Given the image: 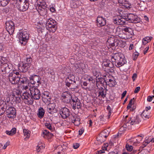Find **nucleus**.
<instances>
[{"instance_id":"1","label":"nucleus","mask_w":154,"mask_h":154,"mask_svg":"<svg viewBox=\"0 0 154 154\" xmlns=\"http://www.w3.org/2000/svg\"><path fill=\"white\" fill-rule=\"evenodd\" d=\"M111 59L113 65L118 68L123 66L127 62L124 56L120 52L112 54L111 56Z\"/></svg>"},{"instance_id":"2","label":"nucleus","mask_w":154,"mask_h":154,"mask_svg":"<svg viewBox=\"0 0 154 154\" xmlns=\"http://www.w3.org/2000/svg\"><path fill=\"white\" fill-rule=\"evenodd\" d=\"M116 33L119 37L125 40L132 38L134 34L133 30L131 28L127 27L121 29L117 27Z\"/></svg>"},{"instance_id":"3","label":"nucleus","mask_w":154,"mask_h":154,"mask_svg":"<svg viewBox=\"0 0 154 154\" xmlns=\"http://www.w3.org/2000/svg\"><path fill=\"white\" fill-rule=\"evenodd\" d=\"M23 100L24 103L27 105H31L33 103V100L31 97V94L28 92H25L23 94L22 96H20L19 97H17V100L18 102L20 101V98Z\"/></svg>"},{"instance_id":"4","label":"nucleus","mask_w":154,"mask_h":154,"mask_svg":"<svg viewBox=\"0 0 154 154\" xmlns=\"http://www.w3.org/2000/svg\"><path fill=\"white\" fill-rule=\"evenodd\" d=\"M18 35L20 43L23 45H25L29 39V32L26 31H22L19 33Z\"/></svg>"},{"instance_id":"5","label":"nucleus","mask_w":154,"mask_h":154,"mask_svg":"<svg viewBox=\"0 0 154 154\" xmlns=\"http://www.w3.org/2000/svg\"><path fill=\"white\" fill-rule=\"evenodd\" d=\"M57 23L54 20L50 18L47 20L46 27L47 29L50 32H54L56 30Z\"/></svg>"},{"instance_id":"6","label":"nucleus","mask_w":154,"mask_h":154,"mask_svg":"<svg viewBox=\"0 0 154 154\" xmlns=\"http://www.w3.org/2000/svg\"><path fill=\"white\" fill-rule=\"evenodd\" d=\"M16 4L17 6L20 11H24L28 9L29 3L28 0H20Z\"/></svg>"},{"instance_id":"7","label":"nucleus","mask_w":154,"mask_h":154,"mask_svg":"<svg viewBox=\"0 0 154 154\" xmlns=\"http://www.w3.org/2000/svg\"><path fill=\"white\" fill-rule=\"evenodd\" d=\"M29 90L33 100H38L40 98L41 93L38 88L35 87H32L30 88Z\"/></svg>"},{"instance_id":"8","label":"nucleus","mask_w":154,"mask_h":154,"mask_svg":"<svg viewBox=\"0 0 154 154\" xmlns=\"http://www.w3.org/2000/svg\"><path fill=\"white\" fill-rule=\"evenodd\" d=\"M69 103L71 104L72 106V108L74 110L76 108L78 109L81 108V103L80 100L76 97L72 96L71 102Z\"/></svg>"},{"instance_id":"9","label":"nucleus","mask_w":154,"mask_h":154,"mask_svg":"<svg viewBox=\"0 0 154 154\" xmlns=\"http://www.w3.org/2000/svg\"><path fill=\"white\" fill-rule=\"evenodd\" d=\"M72 96V94L70 92L66 91L62 94L61 99L63 102L68 103L71 102Z\"/></svg>"},{"instance_id":"10","label":"nucleus","mask_w":154,"mask_h":154,"mask_svg":"<svg viewBox=\"0 0 154 154\" xmlns=\"http://www.w3.org/2000/svg\"><path fill=\"white\" fill-rule=\"evenodd\" d=\"M8 77L9 81L13 84H17L20 79V78L14 73H10Z\"/></svg>"},{"instance_id":"11","label":"nucleus","mask_w":154,"mask_h":154,"mask_svg":"<svg viewBox=\"0 0 154 154\" xmlns=\"http://www.w3.org/2000/svg\"><path fill=\"white\" fill-rule=\"evenodd\" d=\"M6 28L10 34H12L14 31L15 26L14 23L11 20L7 21L5 23Z\"/></svg>"},{"instance_id":"12","label":"nucleus","mask_w":154,"mask_h":154,"mask_svg":"<svg viewBox=\"0 0 154 154\" xmlns=\"http://www.w3.org/2000/svg\"><path fill=\"white\" fill-rule=\"evenodd\" d=\"M109 133V132L106 129L104 130L97 137V140L101 143L104 142L106 140V138L108 136Z\"/></svg>"},{"instance_id":"13","label":"nucleus","mask_w":154,"mask_h":154,"mask_svg":"<svg viewBox=\"0 0 154 154\" xmlns=\"http://www.w3.org/2000/svg\"><path fill=\"white\" fill-rule=\"evenodd\" d=\"M8 118L14 119L16 116V111L15 109L13 107H9L6 111Z\"/></svg>"},{"instance_id":"14","label":"nucleus","mask_w":154,"mask_h":154,"mask_svg":"<svg viewBox=\"0 0 154 154\" xmlns=\"http://www.w3.org/2000/svg\"><path fill=\"white\" fill-rule=\"evenodd\" d=\"M118 41L114 36L109 38L106 42V44L108 46V48L114 47L118 45Z\"/></svg>"},{"instance_id":"15","label":"nucleus","mask_w":154,"mask_h":154,"mask_svg":"<svg viewBox=\"0 0 154 154\" xmlns=\"http://www.w3.org/2000/svg\"><path fill=\"white\" fill-rule=\"evenodd\" d=\"M126 18L127 21H128L129 22L135 23H139L140 21V19L137 15L133 14H129L126 17Z\"/></svg>"},{"instance_id":"16","label":"nucleus","mask_w":154,"mask_h":154,"mask_svg":"<svg viewBox=\"0 0 154 154\" xmlns=\"http://www.w3.org/2000/svg\"><path fill=\"white\" fill-rule=\"evenodd\" d=\"M30 82L32 84H35L38 86L41 84L40 77L38 75H34L29 77Z\"/></svg>"},{"instance_id":"17","label":"nucleus","mask_w":154,"mask_h":154,"mask_svg":"<svg viewBox=\"0 0 154 154\" xmlns=\"http://www.w3.org/2000/svg\"><path fill=\"white\" fill-rule=\"evenodd\" d=\"M60 114L62 118L66 119L70 116V112L69 110L65 107L62 108L60 110Z\"/></svg>"},{"instance_id":"18","label":"nucleus","mask_w":154,"mask_h":154,"mask_svg":"<svg viewBox=\"0 0 154 154\" xmlns=\"http://www.w3.org/2000/svg\"><path fill=\"white\" fill-rule=\"evenodd\" d=\"M12 66L11 64L7 63H4L1 67V73L2 74H5L9 73L11 70Z\"/></svg>"},{"instance_id":"19","label":"nucleus","mask_w":154,"mask_h":154,"mask_svg":"<svg viewBox=\"0 0 154 154\" xmlns=\"http://www.w3.org/2000/svg\"><path fill=\"white\" fill-rule=\"evenodd\" d=\"M126 21V17L124 18L120 16L116 17L113 19L114 23L117 25H123L125 23Z\"/></svg>"},{"instance_id":"20","label":"nucleus","mask_w":154,"mask_h":154,"mask_svg":"<svg viewBox=\"0 0 154 154\" xmlns=\"http://www.w3.org/2000/svg\"><path fill=\"white\" fill-rule=\"evenodd\" d=\"M69 119L75 125H78L80 124V119L79 117L75 114L70 115Z\"/></svg>"},{"instance_id":"21","label":"nucleus","mask_w":154,"mask_h":154,"mask_svg":"<svg viewBox=\"0 0 154 154\" xmlns=\"http://www.w3.org/2000/svg\"><path fill=\"white\" fill-rule=\"evenodd\" d=\"M96 23L99 27L105 26L106 24V20L105 18L102 16H98L97 18Z\"/></svg>"},{"instance_id":"22","label":"nucleus","mask_w":154,"mask_h":154,"mask_svg":"<svg viewBox=\"0 0 154 154\" xmlns=\"http://www.w3.org/2000/svg\"><path fill=\"white\" fill-rule=\"evenodd\" d=\"M55 103H50L47 106V110L48 112L53 114L57 112V109L55 108Z\"/></svg>"},{"instance_id":"23","label":"nucleus","mask_w":154,"mask_h":154,"mask_svg":"<svg viewBox=\"0 0 154 154\" xmlns=\"http://www.w3.org/2000/svg\"><path fill=\"white\" fill-rule=\"evenodd\" d=\"M97 86L99 89L98 91V97H101V98H104L106 96L107 90L104 87V88L102 87L99 88L97 85ZM102 99H101V100Z\"/></svg>"},{"instance_id":"24","label":"nucleus","mask_w":154,"mask_h":154,"mask_svg":"<svg viewBox=\"0 0 154 154\" xmlns=\"http://www.w3.org/2000/svg\"><path fill=\"white\" fill-rule=\"evenodd\" d=\"M49 92L47 91H45L42 93V97L43 102H46L47 101H49L51 100V97L49 96Z\"/></svg>"},{"instance_id":"25","label":"nucleus","mask_w":154,"mask_h":154,"mask_svg":"<svg viewBox=\"0 0 154 154\" xmlns=\"http://www.w3.org/2000/svg\"><path fill=\"white\" fill-rule=\"evenodd\" d=\"M46 5L45 2H43L42 4H39V5H38L39 8L40 10V11H39L38 12L41 15H44V14H42L43 11L45 12V14L46 13L45 9L46 8Z\"/></svg>"},{"instance_id":"26","label":"nucleus","mask_w":154,"mask_h":154,"mask_svg":"<svg viewBox=\"0 0 154 154\" xmlns=\"http://www.w3.org/2000/svg\"><path fill=\"white\" fill-rule=\"evenodd\" d=\"M32 61V58L29 55H26L24 57V63L27 64L29 66H30Z\"/></svg>"},{"instance_id":"27","label":"nucleus","mask_w":154,"mask_h":154,"mask_svg":"<svg viewBox=\"0 0 154 154\" xmlns=\"http://www.w3.org/2000/svg\"><path fill=\"white\" fill-rule=\"evenodd\" d=\"M129 121L130 125H132L139 123L140 121L139 119L137 118H134V119H131V118H128Z\"/></svg>"},{"instance_id":"28","label":"nucleus","mask_w":154,"mask_h":154,"mask_svg":"<svg viewBox=\"0 0 154 154\" xmlns=\"http://www.w3.org/2000/svg\"><path fill=\"white\" fill-rule=\"evenodd\" d=\"M45 111L42 107H40L38 109L37 115L38 117L41 119L42 118L44 115Z\"/></svg>"},{"instance_id":"29","label":"nucleus","mask_w":154,"mask_h":154,"mask_svg":"<svg viewBox=\"0 0 154 154\" xmlns=\"http://www.w3.org/2000/svg\"><path fill=\"white\" fill-rule=\"evenodd\" d=\"M30 66L27 65V64L24 63L21 66L19 67V69L20 71L22 72H26L30 67Z\"/></svg>"},{"instance_id":"30","label":"nucleus","mask_w":154,"mask_h":154,"mask_svg":"<svg viewBox=\"0 0 154 154\" xmlns=\"http://www.w3.org/2000/svg\"><path fill=\"white\" fill-rule=\"evenodd\" d=\"M113 79V76L109 74H106L104 76V82H105L106 85L108 84V82L110 81L111 79Z\"/></svg>"},{"instance_id":"31","label":"nucleus","mask_w":154,"mask_h":154,"mask_svg":"<svg viewBox=\"0 0 154 154\" xmlns=\"http://www.w3.org/2000/svg\"><path fill=\"white\" fill-rule=\"evenodd\" d=\"M42 133L43 135V137L45 138H46V137H48L49 138H50L53 136V134L49 132L46 130H44L42 132Z\"/></svg>"},{"instance_id":"32","label":"nucleus","mask_w":154,"mask_h":154,"mask_svg":"<svg viewBox=\"0 0 154 154\" xmlns=\"http://www.w3.org/2000/svg\"><path fill=\"white\" fill-rule=\"evenodd\" d=\"M16 129L15 128H12L11 130L10 131H6L5 132L6 133L10 136H12L16 134Z\"/></svg>"},{"instance_id":"33","label":"nucleus","mask_w":154,"mask_h":154,"mask_svg":"<svg viewBox=\"0 0 154 154\" xmlns=\"http://www.w3.org/2000/svg\"><path fill=\"white\" fill-rule=\"evenodd\" d=\"M75 76L73 75H70L66 79V81H69L72 83H75L76 82L75 79Z\"/></svg>"},{"instance_id":"34","label":"nucleus","mask_w":154,"mask_h":154,"mask_svg":"<svg viewBox=\"0 0 154 154\" xmlns=\"http://www.w3.org/2000/svg\"><path fill=\"white\" fill-rule=\"evenodd\" d=\"M116 84V82L113 77V79H112L109 81L106 85H108L110 87H113Z\"/></svg>"},{"instance_id":"35","label":"nucleus","mask_w":154,"mask_h":154,"mask_svg":"<svg viewBox=\"0 0 154 154\" xmlns=\"http://www.w3.org/2000/svg\"><path fill=\"white\" fill-rule=\"evenodd\" d=\"M128 117V116H126L125 118L124 119V121L125 122V124L123 125L124 128H127L128 126H129L130 125L128 119H127Z\"/></svg>"},{"instance_id":"36","label":"nucleus","mask_w":154,"mask_h":154,"mask_svg":"<svg viewBox=\"0 0 154 154\" xmlns=\"http://www.w3.org/2000/svg\"><path fill=\"white\" fill-rule=\"evenodd\" d=\"M10 0H0V5L3 7L6 6L9 2Z\"/></svg>"},{"instance_id":"37","label":"nucleus","mask_w":154,"mask_h":154,"mask_svg":"<svg viewBox=\"0 0 154 154\" xmlns=\"http://www.w3.org/2000/svg\"><path fill=\"white\" fill-rule=\"evenodd\" d=\"M112 63L109 60L107 61L106 62H104L102 64V66L103 67L104 66L111 68L112 66V65H111Z\"/></svg>"},{"instance_id":"38","label":"nucleus","mask_w":154,"mask_h":154,"mask_svg":"<svg viewBox=\"0 0 154 154\" xmlns=\"http://www.w3.org/2000/svg\"><path fill=\"white\" fill-rule=\"evenodd\" d=\"M23 133L25 136L27 138H29L30 135V131L26 129H23Z\"/></svg>"},{"instance_id":"39","label":"nucleus","mask_w":154,"mask_h":154,"mask_svg":"<svg viewBox=\"0 0 154 154\" xmlns=\"http://www.w3.org/2000/svg\"><path fill=\"white\" fill-rule=\"evenodd\" d=\"M149 143V142H148L147 141L144 142L142 145L140 147L139 150H142L144 147L146 146Z\"/></svg>"},{"instance_id":"40","label":"nucleus","mask_w":154,"mask_h":154,"mask_svg":"<svg viewBox=\"0 0 154 154\" xmlns=\"http://www.w3.org/2000/svg\"><path fill=\"white\" fill-rule=\"evenodd\" d=\"M45 126L48 128L51 131H53V128H52L51 127V125L48 122L46 123L45 124Z\"/></svg>"},{"instance_id":"41","label":"nucleus","mask_w":154,"mask_h":154,"mask_svg":"<svg viewBox=\"0 0 154 154\" xmlns=\"http://www.w3.org/2000/svg\"><path fill=\"white\" fill-rule=\"evenodd\" d=\"M44 148V146H43L39 145L37 146L36 148V151L37 152H41L42 149Z\"/></svg>"},{"instance_id":"42","label":"nucleus","mask_w":154,"mask_h":154,"mask_svg":"<svg viewBox=\"0 0 154 154\" xmlns=\"http://www.w3.org/2000/svg\"><path fill=\"white\" fill-rule=\"evenodd\" d=\"M133 147L132 146L130 145L127 144L126 145V148L128 151H131L133 149Z\"/></svg>"},{"instance_id":"43","label":"nucleus","mask_w":154,"mask_h":154,"mask_svg":"<svg viewBox=\"0 0 154 154\" xmlns=\"http://www.w3.org/2000/svg\"><path fill=\"white\" fill-rule=\"evenodd\" d=\"M123 6L128 9H130L132 7L131 4L130 3H129L127 2L124 4Z\"/></svg>"},{"instance_id":"44","label":"nucleus","mask_w":154,"mask_h":154,"mask_svg":"<svg viewBox=\"0 0 154 154\" xmlns=\"http://www.w3.org/2000/svg\"><path fill=\"white\" fill-rule=\"evenodd\" d=\"M82 87L83 88L86 89L87 88V85L88 83L85 82H83L81 83Z\"/></svg>"},{"instance_id":"45","label":"nucleus","mask_w":154,"mask_h":154,"mask_svg":"<svg viewBox=\"0 0 154 154\" xmlns=\"http://www.w3.org/2000/svg\"><path fill=\"white\" fill-rule=\"evenodd\" d=\"M139 53L137 52H135L133 55V60H135L137 58L138 56L139 55Z\"/></svg>"},{"instance_id":"46","label":"nucleus","mask_w":154,"mask_h":154,"mask_svg":"<svg viewBox=\"0 0 154 154\" xmlns=\"http://www.w3.org/2000/svg\"><path fill=\"white\" fill-rule=\"evenodd\" d=\"M16 94V95H17V96H15V95H14V96H15V97L16 98V99H17V97H18V96H19V97H20V96H21V95H19V94H20V91H18L17 90H16V91H14V94Z\"/></svg>"},{"instance_id":"47","label":"nucleus","mask_w":154,"mask_h":154,"mask_svg":"<svg viewBox=\"0 0 154 154\" xmlns=\"http://www.w3.org/2000/svg\"><path fill=\"white\" fill-rule=\"evenodd\" d=\"M152 38V37L147 36L143 38V39H144V41L148 42L150 41Z\"/></svg>"},{"instance_id":"48","label":"nucleus","mask_w":154,"mask_h":154,"mask_svg":"<svg viewBox=\"0 0 154 154\" xmlns=\"http://www.w3.org/2000/svg\"><path fill=\"white\" fill-rule=\"evenodd\" d=\"M107 109L109 111L108 112V118H110V116L111 114V108L110 107V106H108L107 107Z\"/></svg>"},{"instance_id":"49","label":"nucleus","mask_w":154,"mask_h":154,"mask_svg":"<svg viewBox=\"0 0 154 154\" xmlns=\"http://www.w3.org/2000/svg\"><path fill=\"white\" fill-rule=\"evenodd\" d=\"M108 27L110 28V29L109 30V31H107L108 32H109L110 33H111L113 31V29L114 28V26L112 25H109L108 26Z\"/></svg>"},{"instance_id":"50","label":"nucleus","mask_w":154,"mask_h":154,"mask_svg":"<svg viewBox=\"0 0 154 154\" xmlns=\"http://www.w3.org/2000/svg\"><path fill=\"white\" fill-rule=\"evenodd\" d=\"M141 116L143 117H144V118H149V115H147V114H146V113L144 112V111L142 113Z\"/></svg>"},{"instance_id":"51","label":"nucleus","mask_w":154,"mask_h":154,"mask_svg":"<svg viewBox=\"0 0 154 154\" xmlns=\"http://www.w3.org/2000/svg\"><path fill=\"white\" fill-rule=\"evenodd\" d=\"M143 4H144L143 2H140V3L139 4V7H140V8L142 9V10L143 9H144L145 8V7L144 5H143Z\"/></svg>"},{"instance_id":"52","label":"nucleus","mask_w":154,"mask_h":154,"mask_svg":"<svg viewBox=\"0 0 154 154\" xmlns=\"http://www.w3.org/2000/svg\"><path fill=\"white\" fill-rule=\"evenodd\" d=\"M79 146V145L78 143H75L73 144V147L75 149H77Z\"/></svg>"},{"instance_id":"53","label":"nucleus","mask_w":154,"mask_h":154,"mask_svg":"<svg viewBox=\"0 0 154 154\" xmlns=\"http://www.w3.org/2000/svg\"><path fill=\"white\" fill-rule=\"evenodd\" d=\"M140 87H138L136 88L134 91V93H137L140 90Z\"/></svg>"},{"instance_id":"54","label":"nucleus","mask_w":154,"mask_h":154,"mask_svg":"<svg viewBox=\"0 0 154 154\" xmlns=\"http://www.w3.org/2000/svg\"><path fill=\"white\" fill-rule=\"evenodd\" d=\"M149 46H148L143 51V54H145L147 52L148 50L149 49Z\"/></svg>"},{"instance_id":"55","label":"nucleus","mask_w":154,"mask_h":154,"mask_svg":"<svg viewBox=\"0 0 154 154\" xmlns=\"http://www.w3.org/2000/svg\"><path fill=\"white\" fill-rule=\"evenodd\" d=\"M72 84H73L72 83H71V82H70L69 81H66V85L67 87H70L71 85Z\"/></svg>"},{"instance_id":"56","label":"nucleus","mask_w":154,"mask_h":154,"mask_svg":"<svg viewBox=\"0 0 154 154\" xmlns=\"http://www.w3.org/2000/svg\"><path fill=\"white\" fill-rule=\"evenodd\" d=\"M4 49L3 45L1 43H0V51H2L4 50Z\"/></svg>"},{"instance_id":"57","label":"nucleus","mask_w":154,"mask_h":154,"mask_svg":"<svg viewBox=\"0 0 154 154\" xmlns=\"http://www.w3.org/2000/svg\"><path fill=\"white\" fill-rule=\"evenodd\" d=\"M127 93V91H124L122 94L121 99H122L125 96L126 94Z\"/></svg>"},{"instance_id":"58","label":"nucleus","mask_w":154,"mask_h":154,"mask_svg":"<svg viewBox=\"0 0 154 154\" xmlns=\"http://www.w3.org/2000/svg\"><path fill=\"white\" fill-rule=\"evenodd\" d=\"M43 2H45V1L43 0H38L37 1V3L38 5H39V4H42Z\"/></svg>"},{"instance_id":"59","label":"nucleus","mask_w":154,"mask_h":154,"mask_svg":"<svg viewBox=\"0 0 154 154\" xmlns=\"http://www.w3.org/2000/svg\"><path fill=\"white\" fill-rule=\"evenodd\" d=\"M137 75L136 73H134L132 76V79L133 81H134L135 79L137 78Z\"/></svg>"},{"instance_id":"60","label":"nucleus","mask_w":154,"mask_h":154,"mask_svg":"<svg viewBox=\"0 0 154 154\" xmlns=\"http://www.w3.org/2000/svg\"><path fill=\"white\" fill-rule=\"evenodd\" d=\"M84 131V129L82 128L79 131V134L80 135H81L83 133Z\"/></svg>"},{"instance_id":"61","label":"nucleus","mask_w":154,"mask_h":154,"mask_svg":"<svg viewBox=\"0 0 154 154\" xmlns=\"http://www.w3.org/2000/svg\"><path fill=\"white\" fill-rule=\"evenodd\" d=\"M153 99V97L150 96H149L147 97V100L149 102L152 101Z\"/></svg>"},{"instance_id":"62","label":"nucleus","mask_w":154,"mask_h":154,"mask_svg":"<svg viewBox=\"0 0 154 154\" xmlns=\"http://www.w3.org/2000/svg\"><path fill=\"white\" fill-rule=\"evenodd\" d=\"M23 89L25 90H26L27 89H29L30 88H29V87L27 85H23Z\"/></svg>"},{"instance_id":"63","label":"nucleus","mask_w":154,"mask_h":154,"mask_svg":"<svg viewBox=\"0 0 154 154\" xmlns=\"http://www.w3.org/2000/svg\"><path fill=\"white\" fill-rule=\"evenodd\" d=\"M100 120L101 121L103 122L104 121V116L103 115H101L99 117Z\"/></svg>"},{"instance_id":"64","label":"nucleus","mask_w":154,"mask_h":154,"mask_svg":"<svg viewBox=\"0 0 154 154\" xmlns=\"http://www.w3.org/2000/svg\"><path fill=\"white\" fill-rule=\"evenodd\" d=\"M9 145V143L7 142L3 146V149H5Z\"/></svg>"}]
</instances>
